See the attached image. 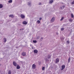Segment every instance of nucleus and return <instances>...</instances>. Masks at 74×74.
<instances>
[{
  "instance_id": "nucleus-1",
  "label": "nucleus",
  "mask_w": 74,
  "mask_h": 74,
  "mask_svg": "<svg viewBox=\"0 0 74 74\" xmlns=\"http://www.w3.org/2000/svg\"><path fill=\"white\" fill-rule=\"evenodd\" d=\"M32 68L33 69H35L36 68V65L34 64L32 65Z\"/></svg>"
},
{
  "instance_id": "nucleus-2",
  "label": "nucleus",
  "mask_w": 74,
  "mask_h": 74,
  "mask_svg": "<svg viewBox=\"0 0 74 74\" xmlns=\"http://www.w3.org/2000/svg\"><path fill=\"white\" fill-rule=\"evenodd\" d=\"M55 18L54 17H53L51 20V22H53L54 21H55Z\"/></svg>"
},
{
  "instance_id": "nucleus-3",
  "label": "nucleus",
  "mask_w": 74,
  "mask_h": 74,
  "mask_svg": "<svg viewBox=\"0 0 74 74\" xmlns=\"http://www.w3.org/2000/svg\"><path fill=\"white\" fill-rule=\"evenodd\" d=\"M13 64L14 66H17V64L15 61H13Z\"/></svg>"
},
{
  "instance_id": "nucleus-4",
  "label": "nucleus",
  "mask_w": 74,
  "mask_h": 74,
  "mask_svg": "<svg viewBox=\"0 0 74 74\" xmlns=\"http://www.w3.org/2000/svg\"><path fill=\"white\" fill-rule=\"evenodd\" d=\"M21 17L22 18V19H24L25 18V15L23 14H22L21 15Z\"/></svg>"
},
{
  "instance_id": "nucleus-5",
  "label": "nucleus",
  "mask_w": 74,
  "mask_h": 74,
  "mask_svg": "<svg viewBox=\"0 0 74 74\" xmlns=\"http://www.w3.org/2000/svg\"><path fill=\"white\" fill-rule=\"evenodd\" d=\"M62 68L61 69V70H64V69L65 68V65H64L62 66Z\"/></svg>"
},
{
  "instance_id": "nucleus-6",
  "label": "nucleus",
  "mask_w": 74,
  "mask_h": 74,
  "mask_svg": "<svg viewBox=\"0 0 74 74\" xmlns=\"http://www.w3.org/2000/svg\"><path fill=\"white\" fill-rule=\"evenodd\" d=\"M22 55L23 56H25L26 55V53L25 52H23L22 53Z\"/></svg>"
},
{
  "instance_id": "nucleus-7",
  "label": "nucleus",
  "mask_w": 74,
  "mask_h": 74,
  "mask_svg": "<svg viewBox=\"0 0 74 74\" xmlns=\"http://www.w3.org/2000/svg\"><path fill=\"white\" fill-rule=\"evenodd\" d=\"M27 4L29 7H31L32 6V3L31 2H28Z\"/></svg>"
},
{
  "instance_id": "nucleus-8",
  "label": "nucleus",
  "mask_w": 74,
  "mask_h": 74,
  "mask_svg": "<svg viewBox=\"0 0 74 74\" xmlns=\"http://www.w3.org/2000/svg\"><path fill=\"white\" fill-rule=\"evenodd\" d=\"M23 24H24V25H27V23L25 21H24L23 22Z\"/></svg>"
},
{
  "instance_id": "nucleus-9",
  "label": "nucleus",
  "mask_w": 74,
  "mask_h": 74,
  "mask_svg": "<svg viewBox=\"0 0 74 74\" xmlns=\"http://www.w3.org/2000/svg\"><path fill=\"white\" fill-rule=\"evenodd\" d=\"M34 52L35 53H38V50H34Z\"/></svg>"
},
{
  "instance_id": "nucleus-10",
  "label": "nucleus",
  "mask_w": 74,
  "mask_h": 74,
  "mask_svg": "<svg viewBox=\"0 0 74 74\" xmlns=\"http://www.w3.org/2000/svg\"><path fill=\"white\" fill-rule=\"evenodd\" d=\"M53 2V0H51L49 1V4H52V3Z\"/></svg>"
},
{
  "instance_id": "nucleus-11",
  "label": "nucleus",
  "mask_w": 74,
  "mask_h": 74,
  "mask_svg": "<svg viewBox=\"0 0 74 74\" xmlns=\"http://www.w3.org/2000/svg\"><path fill=\"white\" fill-rule=\"evenodd\" d=\"M9 17H11L12 18H13L14 17V16L12 14H10L9 15Z\"/></svg>"
},
{
  "instance_id": "nucleus-12",
  "label": "nucleus",
  "mask_w": 74,
  "mask_h": 74,
  "mask_svg": "<svg viewBox=\"0 0 74 74\" xmlns=\"http://www.w3.org/2000/svg\"><path fill=\"white\" fill-rule=\"evenodd\" d=\"M59 59L57 58L56 60V63H59Z\"/></svg>"
},
{
  "instance_id": "nucleus-13",
  "label": "nucleus",
  "mask_w": 74,
  "mask_h": 74,
  "mask_svg": "<svg viewBox=\"0 0 74 74\" xmlns=\"http://www.w3.org/2000/svg\"><path fill=\"white\" fill-rule=\"evenodd\" d=\"M21 68V67L19 66V65H17V66H16V69H20Z\"/></svg>"
},
{
  "instance_id": "nucleus-14",
  "label": "nucleus",
  "mask_w": 74,
  "mask_h": 74,
  "mask_svg": "<svg viewBox=\"0 0 74 74\" xmlns=\"http://www.w3.org/2000/svg\"><path fill=\"white\" fill-rule=\"evenodd\" d=\"M45 60L46 61V62H49V60L47 58H46L45 59Z\"/></svg>"
},
{
  "instance_id": "nucleus-15",
  "label": "nucleus",
  "mask_w": 74,
  "mask_h": 74,
  "mask_svg": "<svg viewBox=\"0 0 74 74\" xmlns=\"http://www.w3.org/2000/svg\"><path fill=\"white\" fill-rule=\"evenodd\" d=\"M3 40H4V42H5L7 41V39H6V38H3Z\"/></svg>"
},
{
  "instance_id": "nucleus-16",
  "label": "nucleus",
  "mask_w": 74,
  "mask_h": 74,
  "mask_svg": "<svg viewBox=\"0 0 74 74\" xmlns=\"http://www.w3.org/2000/svg\"><path fill=\"white\" fill-rule=\"evenodd\" d=\"M36 22L37 23H38V24H39V23H40V21L38 20L36 21Z\"/></svg>"
},
{
  "instance_id": "nucleus-17",
  "label": "nucleus",
  "mask_w": 74,
  "mask_h": 74,
  "mask_svg": "<svg viewBox=\"0 0 74 74\" xmlns=\"http://www.w3.org/2000/svg\"><path fill=\"white\" fill-rule=\"evenodd\" d=\"M3 5L0 4V8H1L3 7Z\"/></svg>"
},
{
  "instance_id": "nucleus-18",
  "label": "nucleus",
  "mask_w": 74,
  "mask_h": 74,
  "mask_svg": "<svg viewBox=\"0 0 74 74\" xmlns=\"http://www.w3.org/2000/svg\"><path fill=\"white\" fill-rule=\"evenodd\" d=\"M71 15L72 18H73L74 17V15H73V14H71Z\"/></svg>"
},
{
  "instance_id": "nucleus-19",
  "label": "nucleus",
  "mask_w": 74,
  "mask_h": 74,
  "mask_svg": "<svg viewBox=\"0 0 74 74\" xmlns=\"http://www.w3.org/2000/svg\"><path fill=\"white\" fill-rule=\"evenodd\" d=\"M69 22H73V20H72V19L70 18L69 19Z\"/></svg>"
},
{
  "instance_id": "nucleus-20",
  "label": "nucleus",
  "mask_w": 74,
  "mask_h": 74,
  "mask_svg": "<svg viewBox=\"0 0 74 74\" xmlns=\"http://www.w3.org/2000/svg\"><path fill=\"white\" fill-rule=\"evenodd\" d=\"M8 74H11V71L9 70L8 72Z\"/></svg>"
},
{
  "instance_id": "nucleus-21",
  "label": "nucleus",
  "mask_w": 74,
  "mask_h": 74,
  "mask_svg": "<svg viewBox=\"0 0 74 74\" xmlns=\"http://www.w3.org/2000/svg\"><path fill=\"white\" fill-rule=\"evenodd\" d=\"M51 57L50 55H48L47 56V58H48V59H49V58H51Z\"/></svg>"
},
{
  "instance_id": "nucleus-22",
  "label": "nucleus",
  "mask_w": 74,
  "mask_h": 74,
  "mask_svg": "<svg viewBox=\"0 0 74 74\" xmlns=\"http://www.w3.org/2000/svg\"><path fill=\"white\" fill-rule=\"evenodd\" d=\"M64 28H62L61 29V31H63V30H64Z\"/></svg>"
},
{
  "instance_id": "nucleus-23",
  "label": "nucleus",
  "mask_w": 74,
  "mask_h": 74,
  "mask_svg": "<svg viewBox=\"0 0 74 74\" xmlns=\"http://www.w3.org/2000/svg\"><path fill=\"white\" fill-rule=\"evenodd\" d=\"M70 61V57H69L68 59V63H69Z\"/></svg>"
},
{
  "instance_id": "nucleus-24",
  "label": "nucleus",
  "mask_w": 74,
  "mask_h": 74,
  "mask_svg": "<svg viewBox=\"0 0 74 74\" xmlns=\"http://www.w3.org/2000/svg\"><path fill=\"white\" fill-rule=\"evenodd\" d=\"M12 0H10L8 1V3H12Z\"/></svg>"
},
{
  "instance_id": "nucleus-25",
  "label": "nucleus",
  "mask_w": 74,
  "mask_h": 74,
  "mask_svg": "<svg viewBox=\"0 0 74 74\" xmlns=\"http://www.w3.org/2000/svg\"><path fill=\"white\" fill-rule=\"evenodd\" d=\"M64 18V17H62L61 19L60 20V21H62L63 20V19Z\"/></svg>"
},
{
  "instance_id": "nucleus-26",
  "label": "nucleus",
  "mask_w": 74,
  "mask_h": 74,
  "mask_svg": "<svg viewBox=\"0 0 74 74\" xmlns=\"http://www.w3.org/2000/svg\"><path fill=\"white\" fill-rule=\"evenodd\" d=\"M33 42H34V43H36V42H37V41L36 40H33Z\"/></svg>"
},
{
  "instance_id": "nucleus-27",
  "label": "nucleus",
  "mask_w": 74,
  "mask_h": 74,
  "mask_svg": "<svg viewBox=\"0 0 74 74\" xmlns=\"http://www.w3.org/2000/svg\"><path fill=\"white\" fill-rule=\"evenodd\" d=\"M66 42L67 44H70V42H69V41H67Z\"/></svg>"
},
{
  "instance_id": "nucleus-28",
  "label": "nucleus",
  "mask_w": 74,
  "mask_h": 74,
  "mask_svg": "<svg viewBox=\"0 0 74 74\" xmlns=\"http://www.w3.org/2000/svg\"><path fill=\"white\" fill-rule=\"evenodd\" d=\"M45 69V68L44 67H43L42 68V70H44V69Z\"/></svg>"
},
{
  "instance_id": "nucleus-29",
  "label": "nucleus",
  "mask_w": 74,
  "mask_h": 74,
  "mask_svg": "<svg viewBox=\"0 0 74 74\" xmlns=\"http://www.w3.org/2000/svg\"><path fill=\"white\" fill-rule=\"evenodd\" d=\"M39 38H40V36L37 37V39H39Z\"/></svg>"
},
{
  "instance_id": "nucleus-30",
  "label": "nucleus",
  "mask_w": 74,
  "mask_h": 74,
  "mask_svg": "<svg viewBox=\"0 0 74 74\" xmlns=\"http://www.w3.org/2000/svg\"><path fill=\"white\" fill-rule=\"evenodd\" d=\"M71 3H72V4H74V0L73 2H72Z\"/></svg>"
},
{
  "instance_id": "nucleus-31",
  "label": "nucleus",
  "mask_w": 74,
  "mask_h": 74,
  "mask_svg": "<svg viewBox=\"0 0 74 74\" xmlns=\"http://www.w3.org/2000/svg\"><path fill=\"white\" fill-rule=\"evenodd\" d=\"M41 4H42V3H39V5H41Z\"/></svg>"
},
{
  "instance_id": "nucleus-32",
  "label": "nucleus",
  "mask_w": 74,
  "mask_h": 74,
  "mask_svg": "<svg viewBox=\"0 0 74 74\" xmlns=\"http://www.w3.org/2000/svg\"><path fill=\"white\" fill-rule=\"evenodd\" d=\"M41 19H42V18H39L40 21H41Z\"/></svg>"
},
{
  "instance_id": "nucleus-33",
  "label": "nucleus",
  "mask_w": 74,
  "mask_h": 74,
  "mask_svg": "<svg viewBox=\"0 0 74 74\" xmlns=\"http://www.w3.org/2000/svg\"><path fill=\"white\" fill-rule=\"evenodd\" d=\"M62 7H63V8H64V7H65V6H64V5H63V6H62Z\"/></svg>"
},
{
  "instance_id": "nucleus-34",
  "label": "nucleus",
  "mask_w": 74,
  "mask_h": 74,
  "mask_svg": "<svg viewBox=\"0 0 74 74\" xmlns=\"http://www.w3.org/2000/svg\"><path fill=\"white\" fill-rule=\"evenodd\" d=\"M21 63H22V64H23V62L22 61H21Z\"/></svg>"
},
{
  "instance_id": "nucleus-35",
  "label": "nucleus",
  "mask_w": 74,
  "mask_h": 74,
  "mask_svg": "<svg viewBox=\"0 0 74 74\" xmlns=\"http://www.w3.org/2000/svg\"><path fill=\"white\" fill-rule=\"evenodd\" d=\"M41 40H43V38L41 37Z\"/></svg>"
},
{
  "instance_id": "nucleus-36",
  "label": "nucleus",
  "mask_w": 74,
  "mask_h": 74,
  "mask_svg": "<svg viewBox=\"0 0 74 74\" xmlns=\"http://www.w3.org/2000/svg\"><path fill=\"white\" fill-rule=\"evenodd\" d=\"M60 8H61V9H62V7H60Z\"/></svg>"
},
{
  "instance_id": "nucleus-37",
  "label": "nucleus",
  "mask_w": 74,
  "mask_h": 74,
  "mask_svg": "<svg viewBox=\"0 0 74 74\" xmlns=\"http://www.w3.org/2000/svg\"><path fill=\"white\" fill-rule=\"evenodd\" d=\"M32 49H34V48L33 47H32Z\"/></svg>"
},
{
  "instance_id": "nucleus-38",
  "label": "nucleus",
  "mask_w": 74,
  "mask_h": 74,
  "mask_svg": "<svg viewBox=\"0 0 74 74\" xmlns=\"http://www.w3.org/2000/svg\"><path fill=\"white\" fill-rule=\"evenodd\" d=\"M22 29V30H24V29Z\"/></svg>"
},
{
  "instance_id": "nucleus-39",
  "label": "nucleus",
  "mask_w": 74,
  "mask_h": 74,
  "mask_svg": "<svg viewBox=\"0 0 74 74\" xmlns=\"http://www.w3.org/2000/svg\"><path fill=\"white\" fill-rule=\"evenodd\" d=\"M20 30H22V29H21Z\"/></svg>"
},
{
  "instance_id": "nucleus-40",
  "label": "nucleus",
  "mask_w": 74,
  "mask_h": 74,
  "mask_svg": "<svg viewBox=\"0 0 74 74\" xmlns=\"http://www.w3.org/2000/svg\"><path fill=\"white\" fill-rule=\"evenodd\" d=\"M30 46H31V47H32V45H30Z\"/></svg>"
},
{
  "instance_id": "nucleus-41",
  "label": "nucleus",
  "mask_w": 74,
  "mask_h": 74,
  "mask_svg": "<svg viewBox=\"0 0 74 74\" xmlns=\"http://www.w3.org/2000/svg\"><path fill=\"white\" fill-rule=\"evenodd\" d=\"M57 34H58V33H57Z\"/></svg>"
}]
</instances>
